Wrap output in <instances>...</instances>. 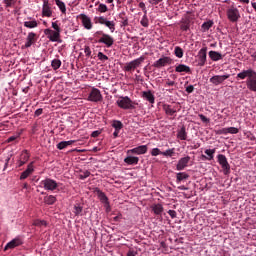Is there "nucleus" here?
Listing matches in <instances>:
<instances>
[{
	"mask_svg": "<svg viewBox=\"0 0 256 256\" xmlns=\"http://www.w3.org/2000/svg\"><path fill=\"white\" fill-rule=\"evenodd\" d=\"M198 117H199V119H201V121L203 122V123H209V118H207L205 115H203V114H199L198 115Z\"/></svg>",
	"mask_w": 256,
	"mask_h": 256,
	"instance_id": "obj_52",
	"label": "nucleus"
},
{
	"mask_svg": "<svg viewBox=\"0 0 256 256\" xmlns=\"http://www.w3.org/2000/svg\"><path fill=\"white\" fill-rule=\"evenodd\" d=\"M95 193L98 197V199L103 203L104 207L106 208V211H111V205H109V198L107 195L104 194L103 191L99 188H95Z\"/></svg>",
	"mask_w": 256,
	"mask_h": 256,
	"instance_id": "obj_8",
	"label": "nucleus"
},
{
	"mask_svg": "<svg viewBox=\"0 0 256 256\" xmlns=\"http://www.w3.org/2000/svg\"><path fill=\"white\" fill-rule=\"evenodd\" d=\"M98 23H100V25H105L106 27H108V29H110L111 33H115V22L109 21V20H107V18L100 16L98 18Z\"/></svg>",
	"mask_w": 256,
	"mask_h": 256,
	"instance_id": "obj_16",
	"label": "nucleus"
},
{
	"mask_svg": "<svg viewBox=\"0 0 256 256\" xmlns=\"http://www.w3.org/2000/svg\"><path fill=\"white\" fill-rule=\"evenodd\" d=\"M99 135H101V130H96V131H93L92 134H91V137H99Z\"/></svg>",
	"mask_w": 256,
	"mask_h": 256,
	"instance_id": "obj_59",
	"label": "nucleus"
},
{
	"mask_svg": "<svg viewBox=\"0 0 256 256\" xmlns=\"http://www.w3.org/2000/svg\"><path fill=\"white\" fill-rule=\"evenodd\" d=\"M237 81L246 80V87L249 91L256 93V71L249 68L247 70H242L236 75Z\"/></svg>",
	"mask_w": 256,
	"mask_h": 256,
	"instance_id": "obj_1",
	"label": "nucleus"
},
{
	"mask_svg": "<svg viewBox=\"0 0 256 256\" xmlns=\"http://www.w3.org/2000/svg\"><path fill=\"white\" fill-rule=\"evenodd\" d=\"M40 186L45 189V191H57L59 189V183L51 178H45L40 182Z\"/></svg>",
	"mask_w": 256,
	"mask_h": 256,
	"instance_id": "obj_3",
	"label": "nucleus"
},
{
	"mask_svg": "<svg viewBox=\"0 0 256 256\" xmlns=\"http://www.w3.org/2000/svg\"><path fill=\"white\" fill-rule=\"evenodd\" d=\"M172 63L173 59H171V57L164 56L154 62L153 67H156V69H161V67H166V65H171Z\"/></svg>",
	"mask_w": 256,
	"mask_h": 256,
	"instance_id": "obj_11",
	"label": "nucleus"
},
{
	"mask_svg": "<svg viewBox=\"0 0 256 256\" xmlns=\"http://www.w3.org/2000/svg\"><path fill=\"white\" fill-rule=\"evenodd\" d=\"M231 77V74L215 75L210 78L212 85H222L223 82L227 81Z\"/></svg>",
	"mask_w": 256,
	"mask_h": 256,
	"instance_id": "obj_12",
	"label": "nucleus"
},
{
	"mask_svg": "<svg viewBox=\"0 0 256 256\" xmlns=\"http://www.w3.org/2000/svg\"><path fill=\"white\" fill-rule=\"evenodd\" d=\"M213 21L212 20H209V21H206L204 22L202 25H201V31L202 33H206V31H209L211 29V27H213Z\"/></svg>",
	"mask_w": 256,
	"mask_h": 256,
	"instance_id": "obj_32",
	"label": "nucleus"
},
{
	"mask_svg": "<svg viewBox=\"0 0 256 256\" xmlns=\"http://www.w3.org/2000/svg\"><path fill=\"white\" fill-rule=\"evenodd\" d=\"M98 43H103L106 47H113V43H115V39L109 34H103L98 40Z\"/></svg>",
	"mask_w": 256,
	"mask_h": 256,
	"instance_id": "obj_15",
	"label": "nucleus"
},
{
	"mask_svg": "<svg viewBox=\"0 0 256 256\" xmlns=\"http://www.w3.org/2000/svg\"><path fill=\"white\" fill-rule=\"evenodd\" d=\"M190 161H191V157L190 156H186V157L180 158L178 160L177 165H176V171H183V169H185V167H187V165H189Z\"/></svg>",
	"mask_w": 256,
	"mask_h": 256,
	"instance_id": "obj_17",
	"label": "nucleus"
},
{
	"mask_svg": "<svg viewBox=\"0 0 256 256\" xmlns=\"http://www.w3.org/2000/svg\"><path fill=\"white\" fill-rule=\"evenodd\" d=\"M174 85H175V81L168 80V81L166 82V86H167V87H173Z\"/></svg>",
	"mask_w": 256,
	"mask_h": 256,
	"instance_id": "obj_61",
	"label": "nucleus"
},
{
	"mask_svg": "<svg viewBox=\"0 0 256 256\" xmlns=\"http://www.w3.org/2000/svg\"><path fill=\"white\" fill-rule=\"evenodd\" d=\"M176 73H191V68L185 64H180L175 68Z\"/></svg>",
	"mask_w": 256,
	"mask_h": 256,
	"instance_id": "obj_27",
	"label": "nucleus"
},
{
	"mask_svg": "<svg viewBox=\"0 0 256 256\" xmlns=\"http://www.w3.org/2000/svg\"><path fill=\"white\" fill-rule=\"evenodd\" d=\"M147 151H148L147 145H141L131 150H128V153H132L133 155H145Z\"/></svg>",
	"mask_w": 256,
	"mask_h": 256,
	"instance_id": "obj_19",
	"label": "nucleus"
},
{
	"mask_svg": "<svg viewBox=\"0 0 256 256\" xmlns=\"http://www.w3.org/2000/svg\"><path fill=\"white\" fill-rule=\"evenodd\" d=\"M150 153L152 157H157V155H162L163 152L159 148H153Z\"/></svg>",
	"mask_w": 256,
	"mask_h": 256,
	"instance_id": "obj_49",
	"label": "nucleus"
},
{
	"mask_svg": "<svg viewBox=\"0 0 256 256\" xmlns=\"http://www.w3.org/2000/svg\"><path fill=\"white\" fill-rule=\"evenodd\" d=\"M220 133H222V135H227L228 133H230V135H237V133H239V129L236 127L223 128L220 130Z\"/></svg>",
	"mask_w": 256,
	"mask_h": 256,
	"instance_id": "obj_23",
	"label": "nucleus"
},
{
	"mask_svg": "<svg viewBox=\"0 0 256 256\" xmlns=\"http://www.w3.org/2000/svg\"><path fill=\"white\" fill-rule=\"evenodd\" d=\"M44 203L45 205H55V203H57V197L53 195H47L44 197Z\"/></svg>",
	"mask_w": 256,
	"mask_h": 256,
	"instance_id": "obj_30",
	"label": "nucleus"
},
{
	"mask_svg": "<svg viewBox=\"0 0 256 256\" xmlns=\"http://www.w3.org/2000/svg\"><path fill=\"white\" fill-rule=\"evenodd\" d=\"M79 19L82 21L83 27L90 30L93 29V23L91 22V18L85 14H80Z\"/></svg>",
	"mask_w": 256,
	"mask_h": 256,
	"instance_id": "obj_18",
	"label": "nucleus"
},
{
	"mask_svg": "<svg viewBox=\"0 0 256 256\" xmlns=\"http://www.w3.org/2000/svg\"><path fill=\"white\" fill-rule=\"evenodd\" d=\"M44 35H46L47 39L52 43H61V32L51 30V28H47L44 30Z\"/></svg>",
	"mask_w": 256,
	"mask_h": 256,
	"instance_id": "obj_4",
	"label": "nucleus"
},
{
	"mask_svg": "<svg viewBox=\"0 0 256 256\" xmlns=\"http://www.w3.org/2000/svg\"><path fill=\"white\" fill-rule=\"evenodd\" d=\"M136 255H137V252L130 250V251H128L126 256H136Z\"/></svg>",
	"mask_w": 256,
	"mask_h": 256,
	"instance_id": "obj_63",
	"label": "nucleus"
},
{
	"mask_svg": "<svg viewBox=\"0 0 256 256\" xmlns=\"http://www.w3.org/2000/svg\"><path fill=\"white\" fill-rule=\"evenodd\" d=\"M209 58L211 59V61H221V59H223V55L217 51H213L211 50L209 53Z\"/></svg>",
	"mask_w": 256,
	"mask_h": 256,
	"instance_id": "obj_24",
	"label": "nucleus"
},
{
	"mask_svg": "<svg viewBox=\"0 0 256 256\" xmlns=\"http://www.w3.org/2000/svg\"><path fill=\"white\" fill-rule=\"evenodd\" d=\"M20 159L27 163V161H29V152L27 150H24L20 155Z\"/></svg>",
	"mask_w": 256,
	"mask_h": 256,
	"instance_id": "obj_47",
	"label": "nucleus"
},
{
	"mask_svg": "<svg viewBox=\"0 0 256 256\" xmlns=\"http://www.w3.org/2000/svg\"><path fill=\"white\" fill-rule=\"evenodd\" d=\"M174 55H176L178 57V59H182L183 58V48L176 46L174 48Z\"/></svg>",
	"mask_w": 256,
	"mask_h": 256,
	"instance_id": "obj_42",
	"label": "nucleus"
},
{
	"mask_svg": "<svg viewBox=\"0 0 256 256\" xmlns=\"http://www.w3.org/2000/svg\"><path fill=\"white\" fill-rule=\"evenodd\" d=\"M189 179V174L186 172H179L176 174V183H183V181Z\"/></svg>",
	"mask_w": 256,
	"mask_h": 256,
	"instance_id": "obj_29",
	"label": "nucleus"
},
{
	"mask_svg": "<svg viewBox=\"0 0 256 256\" xmlns=\"http://www.w3.org/2000/svg\"><path fill=\"white\" fill-rule=\"evenodd\" d=\"M163 0H149V3L151 5H159V3H161Z\"/></svg>",
	"mask_w": 256,
	"mask_h": 256,
	"instance_id": "obj_60",
	"label": "nucleus"
},
{
	"mask_svg": "<svg viewBox=\"0 0 256 256\" xmlns=\"http://www.w3.org/2000/svg\"><path fill=\"white\" fill-rule=\"evenodd\" d=\"M193 91H195V87L193 85H189L186 88V93H193Z\"/></svg>",
	"mask_w": 256,
	"mask_h": 256,
	"instance_id": "obj_58",
	"label": "nucleus"
},
{
	"mask_svg": "<svg viewBox=\"0 0 256 256\" xmlns=\"http://www.w3.org/2000/svg\"><path fill=\"white\" fill-rule=\"evenodd\" d=\"M178 139L181 141H187V131L185 130V126H183L177 133Z\"/></svg>",
	"mask_w": 256,
	"mask_h": 256,
	"instance_id": "obj_33",
	"label": "nucleus"
},
{
	"mask_svg": "<svg viewBox=\"0 0 256 256\" xmlns=\"http://www.w3.org/2000/svg\"><path fill=\"white\" fill-rule=\"evenodd\" d=\"M142 97L151 104L155 103V95H153V92H151V90L142 92Z\"/></svg>",
	"mask_w": 256,
	"mask_h": 256,
	"instance_id": "obj_22",
	"label": "nucleus"
},
{
	"mask_svg": "<svg viewBox=\"0 0 256 256\" xmlns=\"http://www.w3.org/2000/svg\"><path fill=\"white\" fill-rule=\"evenodd\" d=\"M33 171H35V169L33 168V162H31L27 166V169L21 173L20 181H23V180L27 179V177H29V175H32Z\"/></svg>",
	"mask_w": 256,
	"mask_h": 256,
	"instance_id": "obj_21",
	"label": "nucleus"
},
{
	"mask_svg": "<svg viewBox=\"0 0 256 256\" xmlns=\"http://www.w3.org/2000/svg\"><path fill=\"white\" fill-rule=\"evenodd\" d=\"M139 7H140V9H142L144 15H147V7L145 6V4L143 2L139 3Z\"/></svg>",
	"mask_w": 256,
	"mask_h": 256,
	"instance_id": "obj_55",
	"label": "nucleus"
},
{
	"mask_svg": "<svg viewBox=\"0 0 256 256\" xmlns=\"http://www.w3.org/2000/svg\"><path fill=\"white\" fill-rule=\"evenodd\" d=\"M215 149H206L205 150V155H207V156H205V155H202V157L204 158V159H207V161H213V157H214V155H215Z\"/></svg>",
	"mask_w": 256,
	"mask_h": 256,
	"instance_id": "obj_31",
	"label": "nucleus"
},
{
	"mask_svg": "<svg viewBox=\"0 0 256 256\" xmlns=\"http://www.w3.org/2000/svg\"><path fill=\"white\" fill-rule=\"evenodd\" d=\"M35 117H39L40 115H43V108H39L34 113Z\"/></svg>",
	"mask_w": 256,
	"mask_h": 256,
	"instance_id": "obj_57",
	"label": "nucleus"
},
{
	"mask_svg": "<svg viewBox=\"0 0 256 256\" xmlns=\"http://www.w3.org/2000/svg\"><path fill=\"white\" fill-rule=\"evenodd\" d=\"M62 65V62L60 59H53L51 61V67L53 69V71H57V69H59Z\"/></svg>",
	"mask_w": 256,
	"mask_h": 256,
	"instance_id": "obj_39",
	"label": "nucleus"
},
{
	"mask_svg": "<svg viewBox=\"0 0 256 256\" xmlns=\"http://www.w3.org/2000/svg\"><path fill=\"white\" fill-rule=\"evenodd\" d=\"M17 140V136H11L8 138V143H13V141H16Z\"/></svg>",
	"mask_w": 256,
	"mask_h": 256,
	"instance_id": "obj_62",
	"label": "nucleus"
},
{
	"mask_svg": "<svg viewBox=\"0 0 256 256\" xmlns=\"http://www.w3.org/2000/svg\"><path fill=\"white\" fill-rule=\"evenodd\" d=\"M116 105H118L120 109L124 110L133 109V106L131 105V98H129V96H120L116 101Z\"/></svg>",
	"mask_w": 256,
	"mask_h": 256,
	"instance_id": "obj_5",
	"label": "nucleus"
},
{
	"mask_svg": "<svg viewBox=\"0 0 256 256\" xmlns=\"http://www.w3.org/2000/svg\"><path fill=\"white\" fill-rule=\"evenodd\" d=\"M38 26H39V23H37V20L24 22V27H26L27 29H35Z\"/></svg>",
	"mask_w": 256,
	"mask_h": 256,
	"instance_id": "obj_35",
	"label": "nucleus"
},
{
	"mask_svg": "<svg viewBox=\"0 0 256 256\" xmlns=\"http://www.w3.org/2000/svg\"><path fill=\"white\" fill-rule=\"evenodd\" d=\"M15 3H17L16 0H4L5 7H13V5H15Z\"/></svg>",
	"mask_w": 256,
	"mask_h": 256,
	"instance_id": "obj_51",
	"label": "nucleus"
},
{
	"mask_svg": "<svg viewBox=\"0 0 256 256\" xmlns=\"http://www.w3.org/2000/svg\"><path fill=\"white\" fill-rule=\"evenodd\" d=\"M124 163L127 165H138L139 164V157L137 156H128L124 159Z\"/></svg>",
	"mask_w": 256,
	"mask_h": 256,
	"instance_id": "obj_26",
	"label": "nucleus"
},
{
	"mask_svg": "<svg viewBox=\"0 0 256 256\" xmlns=\"http://www.w3.org/2000/svg\"><path fill=\"white\" fill-rule=\"evenodd\" d=\"M142 27H149V18H147V14H144L140 21Z\"/></svg>",
	"mask_w": 256,
	"mask_h": 256,
	"instance_id": "obj_46",
	"label": "nucleus"
},
{
	"mask_svg": "<svg viewBox=\"0 0 256 256\" xmlns=\"http://www.w3.org/2000/svg\"><path fill=\"white\" fill-rule=\"evenodd\" d=\"M52 29H54V31L61 32V27H59V24H57V22H52Z\"/></svg>",
	"mask_w": 256,
	"mask_h": 256,
	"instance_id": "obj_56",
	"label": "nucleus"
},
{
	"mask_svg": "<svg viewBox=\"0 0 256 256\" xmlns=\"http://www.w3.org/2000/svg\"><path fill=\"white\" fill-rule=\"evenodd\" d=\"M97 11H99V13H107L109 11V8L107 7V5L101 3L99 4Z\"/></svg>",
	"mask_w": 256,
	"mask_h": 256,
	"instance_id": "obj_45",
	"label": "nucleus"
},
{
	"mask_svg": "<svg viewBox=\"0 0 256 256\" xmlns=\"http://www.w3.org/2000/svg\"><path fill=\"white\" fill-rule=\"evenodd\" d=\"M217 157L218 163L221 165L224 175H229V173H231V165H229L227 157L223 154H219Z\"/></svg>",
	"mask_w": 256,
	"mask_h": 256,
	"instance_id": "obj_6",
	"label": "nucleus"
},
{
	"mask_svg": "<svg viewBox=\"0 0 256 256\" xmlns=\"http://www.w3.org/2000/svg\"><path fill=\"white\" fill-rule=\"evenodd\" d=\"M57 7L60 9L61 13L65 15L67 13V6H65V2L61 0H55Z\"/></svg>",
	"mask_w": 256,
	"mask_h": 256,
	"instance_id": "obj_34",
	"label": "nucleus"
},
{
	"mask_svg": "<svg viewBox=\"0 0 256 256\" xmlns=\"http://www.w3.org/2000/svg\"><path fill=\"white\" fill-rule=\"evenodd\" d=\"M207 63V47H203L198 52V65L204 67Z\"/></svg>",
	"mask_w": 256,
	"mask_h": 256,
	"instance_id": "obj_13",
	"label": "nucleus"
},
{
	"mask_svg": "<svg viewBox=\"0 0 256 256\" xmlns=\"http://www.w3.org/2000/svg\"><path fill=\"white\" fill-rule=\"evenodd\" d=\"M163 205L155 204L152 206V211L155 215H161L163 213Z\"/></svg>",
	"mask_w": 256,
	"mask_h": 256,
	"instance_id": "obj_36",
	"label": "nucleus"
},
{
	"mask_svg": "<svg viewBox=\"0 0 256 256\" xmlns=\"http://www.w3.org/2000/svg\"><path fill=\"white\" fill-rule=\"evenodd\" d=\"M145 59H146L145 56H140L139 58L126 63L124 66V71L128 73L131 71H135L137 67H141V64L145 62Z\"/></svg>",
	"mask_w": 256,
	"mask_h": 256,
	"instance_id": "obj_2",
	"label": "nucleus"
},
{
	"mask_svg": "<svg viewBox=\"0 0 256 256\" xmlns=\"http://www.w3.org/2000/svg\"><path fill=\"white\" fill-rule=\"evenodd\" d=\"M162 155L164 157H173V155H175V148H171V149H168V150L162 152Z\"/></svg>",
	"mask_w": 256,
	"mask_h": 256,
	"instance_id": "obj_43",
	"label": "nucleus"
},
{
	"mask_svg": "<svg viewBox=\"0 0 256 256\" xmlns=\"http://www.w3.org/2000/svg\"><path fill=\"white\" fill-rule=\"evenodd\" d=\"M168 215H170L171 219L177 218V212L175 210H169Z\"/></svg>",
	"mask_w": 256,
	"mask_h": 256,
	"instance_id": "obj_54",
	"label": "nucleus"
},
{
	"mask_svg": "<svg viewBox=\"0 0 256 256\" xmlns=\"http://www.w3.org/2000/svg\"><path fill=\"white\" fill-rule=\"evenodd\" d=\"M163 110L165 111L166 115H175V113H177V110L171 108V105L169 104H164Z\"/></svg>",
	"mask_w": 256,
	"mask_h": 256,
	"instance_id": "obj_37",
	"label": "nucleus"
},
{
	"mask_svg": "<svg viewBox=\"0 0 256 256\" xmlns=\"http://www.w3.org/2000/svg\"><path fill=\"white\" fill-rule=\"evenodd\" d=\"M118 17L122 27H127L129 25V18L125 12H121Z\"/></svg>",
	"mask_w": 256,
	"mask_h": 256,
	"instance_id": "obj_28",
	"label": "nucleus"
},
{
	"mask_svg": "<svg viewBox=\"0 0 256 256\" xmlns=\"http://www.w3.org/2000/svg\"><path fill=\"white\" fill-rule=\"evenodd\" d=\"M37 39H39V37L37 34H35V32H29L26 37V42L23 46V49H29V47L35 45L37 43Z\"/></svg>",
	"mask_w": 256,
	"mask_h": 256,
	"instance_id": "obj_10",
	"label": "nucleus"
},
{
	"mask_svg": "<svg viewBox=\"0 0 256 256\" xmlns=\"http://www.w3.org/2000/svg\"><path fill=\"white\" fill-rule=\"evenodd\" d=\"M84 53L86 57H91V48L89 46H85Z\"/></svg>",
	"mask_w": 256,
	"mask_h": 256,
	"instance_id": "obj_53",
	"label": "nucleus"
},
{
	"mask_svg": "<svg viewBox=\"0 0 256 256\" xmlns=\"http://www.w3.org/2000/svg\"><path fill=\"white\" fill-rule=\"evenodd\" d=\"M74 213L75 215H83V206H74Z\"/></svg>",
	"mask_w": 256,
	"mask_h": 256,
	"instance_id": "obj_48",
	"label": "nucleus"
},
{
	"mask_svg": "<svg viewBox=\"0 0 256 256\" xmlns=\"http://www.w3.org/2000/svg\"><path fill=\"white\" fill-rule=\"evenodd\" d=\"M25 163H27V162L24 160H21V158H20V160L18 161V167H23L25 165Z\"/></svg>",
	"mask_w": 256,
	"mask_h": 256,
	"instance_id": "obj_64",
	"label": "nucleus"
},
{
	"mask_svg": "<svg viewBox=\"0 0 256 256\" xmlns=\"http://www.w3.org/2000/svg\"><path fill=\"white\" fill-rule=\"evenodd\" d=\"M98 59L100 61H109V57L105 54H103V52H98Z\"/></svg>",
	"mask_w": 256,
	"mask_h": 256,
	"instance_id": "obj_50",
	"label": "nucleus"
},
{
	"mask_svg": "<svg viewBox=\"0 0 256 256\" xmlns=\"http://www.w3.org/2000/svg\"><path fill=\"white\" fill-rule=\"evenodd\" d=\"M42 17H53V10L51 9L49 0H43Z\"/></svg>",
	"mask_w": 256,
	"mask_h": 256,
	"instance_id": "obj_14",
	"label": "nucleus"
},
{
	"mask_svg": "<svg viewBox=\"0 0 256 256\" xmlns=\"http://www.w3.org/2000/svg\"><path fill=\"white\" fill-rule=\"evenodd\" d=\"M91 175V172L89 170H80V173L78 175L79 179L81 181H84V179H87Z\"/></svg>",
	"mask_w": 256,
	"mask_h": 256,
	"instance_id": "obj_40",
	"label": "nucleus"
},
{
	"mask_svg": "<svg viewBox=\"0 0 256 256\" xmlns=\"http://www.w3.org/2000/svg\"><path fill=\"white\" fill-rule=\"evenodd\" d=\"M73 143H75V140L61 141L56 145V147L59 149V151H63V149H67V147L73 145Z\"/></svg>",
	"mask_w": 256,
	"mask_h": 256,
	"instance_id": "obj_25",
	"label": "nucleus"
},
{
	"mask_svg": "<svg viewBox=\"0 0 256 256\" xmlns=\"http://www.w3.org/2000/svg\"><path fill=\"white\" fill-rule=\"evenodd\" d=\"M226 15L232 23H237L241 18V14L239 13V9L237 8H230L227 10Z\"/></svg>",
	"mask_w": 256,
	"mask_h": 256,
	"instance_id": "obj_9",
	"label": "nucleus"
},
{
	"mask_svg": "<svg viewBox=\"0 0 256 256\" xmlns=\"http://www.w3.org/2000/svg\"><path fill=\"white\" fill-rule=\"evenodd\" d=\"M190 24H191V22L189 21V19L182 20L180 29L182 31H189V27H191Z\"/></svg>",
	"mask_w": 256,
	"mask_h": 256,
	"instance_id": "obj_38",
	"label": "nucleus"
},
{
	"mask_svg": "<svg viewBox=\"0 0 256 256\" xmlns=\"http://www.w3.org/2000/svg\"><path fill=\"white\" fill-rule=\"evenodd\" d=\"M112 127L116 131H121V129H123V123L119 120H114L113 123H112Z\"/></svg>",
	"mask_w": 256,
	"mask_h": 256,
	"instance_id": "obj_41",
	"label": "nucleus"
},
{
	"mask_svg": "<svg viewBox=\"0 0 256 256\" xmlns=\"http://www.w3.org/2000/svg\"><path fill=\"white\" fill-rule=\"evenodd\" d=\"M88 101L92 103H99V101H103V95H101V90L97 88H92L88 95Z\"/></svg>",
	"mask_w": 256,
	"mask_h": 256,
	"instance_id": "obj_7",
	"label": "nucleus"
},
{
	"mask_svg": "<svg viewBox=\"0 0 256 256\" xmlns=\"http://www.w3.org/2000/svg\"><path fill=\"white\" fill-rule=\"evenodd\" d=\"M33 225H35V227H47V221H45V220H35L33 222Z\"/></svg>",
	"mask_w": 256,
	"mask_h": 256,
	"instance_id": "obj_44",
	"label": "nucleus"
},
{
	"mask_svg": "<svg viewBox=\"0 0 256 256\" xmlns=\"http://www.w3.org/2000/svg\"><path fill=\"white\" fill-rule=\"evenodd\" d=\"M19 245H23V241H21L20 238H14L6 244L4 251H8V249H15V247H19Z\"/></svg>",
	"mask_w": 256,
	"mask_h": 256,
	"instance_id": "obj_20",
	"label": "nucleus"
}]
</instances>
